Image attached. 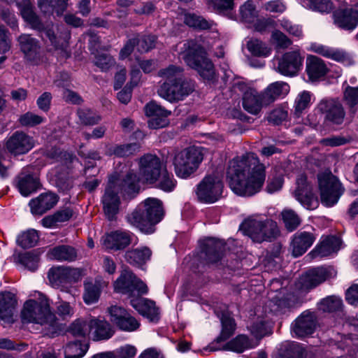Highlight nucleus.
Instances as JSON below:
<instances>
[{"label": "nucleus", "instance_id": "a878e982", "mask_svg": "<svg viewBox=\"0 0 358 358\" xmlns=\"http://www.w3.org/2000/svg\"><path fill=\"white\" fill-rule=\"evenodd\" d=\"M102 243L106 249L122 250L131 243V236L129 232L117 231L103 237Z\"/></svg>", "mask_w": 358, "mask_h": 358}, {"label": "nucleus", "instance_id": "ea45409f", "mask_svg": "<svg viewBox=\"0 0 358 358\" xmlns=\"http://www.w3.org/2000/svg\"><path fill=\"white\" fill-rule=\"evenodd\" d=\"M68 0H38V7L45 14H52L55 11L61 15L66 8Z\"/></svg>", "mask_w": 358, "mask_h": 358}, {"label": "nucleus", "instance_id": "603ef678", "mask_svg": "<svg viewBox=\"0 0 358 358\" xmlns=\"http://www.w3.org/2000/svg\"><path fill=\"white\" fill-rule=\"evenodd\" d=\"M87 350V346L76 341L67 345L64 358H81Z\"/></svg>", "mask_w": 358, "mask_h": 358}, {"label": "nucleus", "instance_id": "6e6d98bb", "mask_svg": "<svg viewBox=\"0 0 358 358\" xmlns=\"http://www.w3.org/2000/svg\"><path fill=\"white\" fill-rule=\"evenodd\" d=\"M306 6L320 13H329L333 8L331 0H306Z\"/></svg>", "mask_w": 358, "mask_h": 358}, {"label": "nucleus", "instance_id": "e2e57ef3", "mask_svg": "<svg viewBox=\"0 0 358 358\" xmlns=\"http://www.w3.org/2000/svg\"><path fill=\"white\" fill-rule=\"evenodd\" d=\"M208 3L219 13L231 10L234 7V0H208Z\"/></svg>", "mask_w": 358, "mask_h": 358}, {"label": "nucleus", "instance_id": "c756f323", "mask_svg": "<svg viewBox=\"0 0 358 358\" xmlns=\"http://www.w3.org/2000/svg\"><path fill=\"white\" fill-rule=\"evenodd\" d=\"M341 241L336 236L325 237L311 252L315 257H327L336 252L341 248Z\"/></svg>", "mask_w": 358, "mask_h": 358}, {"label": "nucleus", "instance_id": "3c124183", "mask_svg": "<svg viewBox=\"0 0 358 358\" xmlns=\"http://www.w3.org/2000/svg\"><path fill=\"white\" fill-rule=\"evenodd\" d=\"M77 115L81 123L85 125H94L101 120V117L89 108H79Z\"/></svg>", "mask_w": 358, "mask_h": 358}, {"label": "nucleus", "instance_id": "4468645a", "mask_svg": "<svg viewBox=\"0 0 358 358\" xmlns=\"http://www.w3.org/2000/svg\"><path fill=\"white\" fill-rule=\"evenodd\" d=\"M317 108L324 115L325 121L330 124L341 125L343 123L345 112L339 101L324 99L318 103Z\"/></svg>", "mask_w": 358, "mask_h": 358}, {"label": "nucleus", "instance_id": "f257e3e1", "mask_svg": "<svg viewBox=\"0 0 358 358\" xmlns=\"http://www.w3.org/2000/svg\"><path fill=\"white\" fill-rule=\"evenodd\" d=\"M227 176L235 194L250 196L259 192L264 183L265 166L255 153L249 152L230 162Z\"/></svg>", "mask_w": 358, "mask_h": 358}, {"label": "nucleus", "instance_id": "c03bdc74", "mask_svg": "<svg viewBox=\"0 0 358 358\" xmlns=\"http://www.w3.org/2000/svg\"><path fill=\"white\" fill-rule=\"evenodd\" d=\"M50 283L53 287L59 288L67 284L64 266L51 268L48 273Z\"/></svg>", "mask_w": 358, "mask_h": 358}, {"label": "nucleus", "instance_id": "69168bd1", "mask_svg": "<svg viewBox=\"0 0 358 358\" xmlns=\"http://www.w3.org/2000/svg\"><path fill=\"white\" fill-rule=\"evenodd\" d=\"M311 100V94L309 92L303 91L300 93L295 100V110L297 113L302 112L306 108Z\"/></svg>", "mask_w": 358, "mask_h": 358}, {"label": "nucleus", "instance_id": "37998d69", "mask_svg": "<svg viewBox=\"0 0 358 358\" xmlns=\"http://www.w3.org/2000/svg\"><path fill=\"white\" fill-rule=\"evenodd\" d=\"M69 332L75 336L85 337L92 331L91 318L78 319L69 327Z\"/></svg>", "mask_w": 358, "mask_h": 358}, {"label": "nucleus", "instance_id": "20e7f679", "mask_svg": "<svg viewBox=\"0 0 358 358\" xmlns=\"http://www.w3.org/2000/svg\"><path fill=\"white\" fill-rule=\"evenodd\" d=\"M163 215L162 201L157 199L148 198L127 216V220L142 232L151 234L155 230L154 226L161 221Z\"/></svg>", "mask_w": 358, "mask_h": 358}, {"label": "nucleus", "instance_id": "f3484780", "mask_svg": "<svg viewBox=\"0 0 358 358\" xmlns=\"http://www.w3.org/2000/svg\"><path fill=\"white\" fill-rule=\"evenodd\" d=\"M333 269L326 267H317L308 271L299 280V288L307 291L315 288L331 277Z\"/></svg>", "mask_w": 358, "mask_h": 358}, {"label": "nucleus", "instance_id": "5fc2aeb1", "mask_svg": "<svg viewBox=\"0 0 358 358\" xmlns=\"http://www.w3.org/2000/svg\"><path fill=\"white\" fill-rule=\"evenodd\" d=\"M145 115L150 118L154 117H169L171 112L155 102H150L145 107Z\"/></svg>", "mask_w": 358, "mask_h": 358}, {"label": "nucleus", "instance_id": "1a4fd4ad", "mask_svg": "<svg viewBox=\"0 0 358 358\" xmlns=\"http://www.w3.org/2000/svg\"><path fill=\"white\" fill-rule=\"evenodd\" d=\"M223 187L222 175L213 173L205 176L198 184L196 194L201 202L213 203L221 198Z\"/></svg>", "mask_w": 358, "mask_h": 358}, {"label": "nucleus", "instance_id": "a18cd8bd", "mask_svg": "<svg viewBox=\"0 0 358 358\" xmlns=\"http://www.w3.org/2000/svg\"><path fill=\"white\" fill-rule=\"evenodd\" d=\"M221 322L222 331L220 336L217 338L218 341H226L233 336L236 327L234 319L227 315H222Z\"/></svg>", "mask_w": 358, "mask_h": 358}, {"label": "nucleus", "instance_id": "338daca9", "mask_svg": "<svg viewBox=\"0 0 358 358\" xmlns=\"http://www.w3.org/2000/svg\"><path fill=\"white\" fill-rule=\"evenodd\" d=\"M67 283H75L80 281L84 275L83 270L79 268L64 266Z\"/></svg>", "mask_w": 358, "mask_h": 358}, {"label": "nucleus", "instance_id": "79ce46f5", "mask_svg": "<svg viewBox=\"0 0 358 358\" xmlns=\"http://www.w3.org/2000/svg\"><path fill=\"white\" fill-rule=\"evenodd\" d=\"M158 76L164 80L163 83H172L183 78V69L176 65H169L158 71Z\"/></svg>", "mask_w": 358, "mask_h": 358}, {"label": "nucleus", "instance_id": "0eeeda50", "mask_svg": "<svg viewBox=\"0 0 358 358\" xmlns=\"http://www.w3.org/2000/svg\"><path fill=\"white\" fill-rule=\"evenodd\" d=\"M23 322H34L55 327L56 317L50 309L48 299L43 296L40 301L29 300L25 302L21 313Z\"/></svg>", "mask_w": 358, "mask_h": 358}, {"label": "nucleus", "instance_id": "9d476101", "mask_svg": "<svg viewBox=\"0 0 358 358\" xmlns=\"http://www.w3.org/2000/svg\"><path fill=\"white\" fill-rule=\"evenodd\" d=\"M21 14L23 19L27 22L32 28L42 32L43 38H48L55 48L61 49L62 50L66 49L67 46L66 41L56 35L55 29L53 25L51 27L44 28L38 17L34 12L31 5L25 4L21 8Z\"/></svg>", "mask_w": 358, "mask_h": 358}, {"label": "nucleus", "instance_id": "b1692460", "mask_svg": "<svg viewBox=\"0 0 358 358\" xmlns=\"http://www.w3.org/2000/svg\"><path fill=\"white\" fill-rule=\"evenodd\" d=\"M315 239L313 233L305 231L296 232L293 236L291 243L293 256L297 257L304 254L312 246Z\"/></svg>", "mask_w": 358, "mask_h": 358}, {"label": "nucleus", "instance_id": "412c9836", "mask_svg": "<svg viewBox=\"0 0 358 358\" xmlns=\"http://www.w3.org/2000/svg\"><path fill=\"white\" fill-rule=\"evenodd\" d=\"M39 185L38 178L33 173L31 167L24 168L17 178V187L20 194L24 196L36 192Z\"/></svg>", "mask_w": 358, "mask_h": 358}, {"label": "nucleus", "instance_id": "09e8293b", "mask_svg": "<svg viewBox=\"0 0 358 358\" xmlns=\"http://www.w3.org/2000/svg\"><path fill=\"white\" fill-rule=\"evenodd\" d=\"M252 348L248 338L244 335H239L234 339L228 342L224 349L237 352H242L245 350Z\"/></svg>", "mask_w": 358, "mask_h": 358}, {"label": "nucleus", "instance_id": "de8ad7c7", "mask_svg": "<svg viewBox=\"0 0 358 358\" xmlns=\"http://www.w3.org/2000/svg\"><path fill=\"white\" fill-rule=\"evenodd\" d=\"M39 235L36 230L29 229L17 237V244L23 248H29L34 246L38 241Z\"/></svg>", "mask_w": 358, "mask_h": 358}, {"label": "nucleus", "instance_id": "5701e85b", "mask_svg": "<svg viewBox=\"0 0 358 358\" xmlns=\"http://www.w3.org/2000/svg\"><path fill=\"white\" fill-rule=\"evenodd\" d=\"M83 285V301L86 304L91 305L99 301L101 291L108 285V282L97 277L94 280H86Z\"/></svg>", "mask_w": 358, "mask_h": 358}, {"label": "nucleus", "instance_id": "7c9ffc66", "mask_svg": "<svg viewBox=\"0 0 358 358\" xmlns=\"http://www.w3.org/2000/svg\"><path fill=\"white\" fill-rule=\"evenodd\" d=\"M295 198L303 206H308L313 197V188L307 181L305 175L299 176L296 179V189L294 191Z\"/></svg>", "mask_w": 358, "mask_h": 358}, {"label": "nucleus", "instance_id": "58836bf2", "mask_svg": "<svg viewBox=\"0 0 358 358\" xmlns=\"http://www.w3.org/2000/svg\"><path fill=\"white\" fill-rule=\"evenodd\" d=\"M131 306L141 314L147 317L154 318L158 315V309L152 301L145 299L131 301Z\"/></svg>", "mask_w": 358, "mask_h": 358}, {"label": "nucleus", "instance_id": "cd10ccee", "mask_svg": "<svg viewBox=\"0 0 358 358\" xmlns=\"http://www.w3.org/2000/svg\"><path fill=\"white\" fill-rule=\"evenodd\" d=\"M17 305L15 294L10 292L0 294V321L8 323L13 322V316Z\"/></svg>", "mask_w": 358, "mask_h": 358}, {"label": "nucleus", "instance_id": "c9c22d12", "mask_svg": "<svg viewBox=\"0 0 358 358\" xmlns=\"http://www.w3.org/2000/svg\"><path fill=\"white\" fill-rule=\"evenodd\" d=\"M152 252L148 247H141L126 252L124 257L130 264L141 266L150 259Z\"/></svg>", "mask_w": 358, "mask_h": 358}, {"label": "nucleus", "instance_id": "f03ea898", "mask_svg": "<svg viewBox=\"0 0 358 358\" xmlns=\"http://www.w3.org/2000/svg\"><path fill=\"white\" fill-rule=\"evenodd\" d=\"M139 189L138 180L133 171H129L124 177L113 175L108 180L101 202L106 217L115 220L120 212L121 201L119 193L131 195Z\"/></svg>", "mask_w": 358, "mask_h": 358}, {"label": "nucleus", "instance_id": "a19ab883", "mask_svg": "<svg viewBox=\"0 0 358 358\" xmlns=\"http://www.w3.org/2000/svg\"><path fill=\"white\" fill-rule=\"evenodd\" d=\"M183 20L187 26L200 30L210 29L213 25V21L192 13H184Z\"/></svg>", "mask_w": 358, "mask_h": 358}, {"label": "nucleus", "instance_id": "8fccbe9b", "mask_svg": "<svg viewBox=\"0 0 358 358\" xmlns=\"http://www.w3.org/2000/svg\"><path fill=\"white\" fill-rule=\"evenodd\" d=\"M247 48L253 55L257 57H267L271 54V49L257 39L250 40L247 43Z\"/></svg>", "mask_w": 358, "mask_h": 358}, {"label": "nucleus", "instance_id": "aec40b11", "mask_svg": "<svg viewBox=\"0 0 358 358\" xmlns=\"http://www.w3.org/2000/svg\"><path fill=\"white\" fill-rule=\"evenodd\" d=\"M317 325L316 316L313 313L304 311L292 323V332L301 338L312 334Z\"/></svg>", "mask_w": 358, "mask_h": 358}, {"label": "nucleus", "instance_id": "6ab92c4d", "mask_svg": "<svg viewBox=\"0 0 358 358\" xmlns=\"http://www.w3.org/2000/svg\"><path fill=\"white\" fill-rule=\"evenodd\" d=\"M32 137L22 131H15L7 141L6 147L13 155H24L34 146Z\"/></svg>", "mask_w": 358, "mask_h": 358}, {"label": "nucleus", "instance_id": "c85d7f7f", "mask_svg": "<svg viewBox=\"0 0 358 358\" xmlns=\"http://www.w3.org/2000/svg\"><path fill=\"white\" fill-rule=\"evenodd\" d=\"M306 73L311 81L323 78L329 69L324 62L318 57L310 55L306 59Z\"/></svg>", "mask_w": 358, "mask_h": 358}, {"label": "nucleus", "instance_id": "423d86ee", "mask_svg": "<svg viewBox=\"0 0 358 358\" xmlns=\"http://www.w3.org/2000/svg\"><path fill=\"white\" fill-rule=\"evenodd\" d=\"M242 227L245 233L257 243L272 241L280 233L275 222L259 215L248 217L243 222Z\"/></svg>", "mask_w": 358, "mask_h": 358}, {"label": "nucleus", "instance_id": "dca6fc26", "mask_svg": "<svg viewBox=\"0 0 358 358\" xmlns=\"http://www.w3.org/2000/svg\"><path fill=\"white\" fill-rule=\"evenodd\" d=\"M108 313L110 321L122 331H134L140 327L138 321L122 307L112 306L108 308Z\"/></svg>", "mask_w": 358, "mask_h": 358}, {"label": "nucleus", "instance_id": "72a5a7b5", "mask_svg": "<svg viewBox=\"0 0 358 358\" xmlns=\"http://www.w3.org/2000/svg\"><path fill=\"white\" fill-rule=\"evenodd\" d=\"M48 256L60 262H73L77 259L78 252L72 246L62 245L50 249Z\"/></svg>", "mask_w": 358, "mask_h": 358}, {"label": "nucleus", "instance_id": "4d7b16f0", "mask_svg": "<svg viewBox=\"0 0 358 358\" xmlns=\"http://www.w3.org/2000/svg\"><path fill=\"white\" fill-rule=\"evenodd\" d=\"M240 14L245 22H252L257 15L253 1L248 0L240 7Z\"/></svg>", "mask_w": 358, "mask_h": 358}, {"label": "nucleus", "instance_id": "473e14b6", "mask_svg": "<svg viewBox=\"0 0 358 358\" xmlns=\"http://www.w3.org/2000/svg\"><path fill=\"white\" fill-rule=\"evenodd\" d=\"M91 324L94 341L107 340L114 334L111 325L105 320L91 318Z\"/></svg>", "mask_w": 358, "mask_h": 358}, {"label": "nucleus", "instance_id": "6e6552de", "mask_svg": "<svg viewBox=\"0 0 358 358\" xmlns=\"http://www.w3.org/2000/svg\"><path fill=\"white\" fill-rule=\"evenodd\" d=\"M203 159L200 148L189 147L176 154L173 165L178 177L186 179L194 173Z\"/></svg>", "mask_w": 358, "mask_h": 358}, {"label": "nucleus", "instance_id": "f704fd0d", "mask_svg": "<svg viewBox=\"0 0 358 358\" xmlns=\"http://www.w3.org/2000/svg\"><path fill=\"white\" fill-rule=\"evenodd\" d=\"M17 41L20 45V50L24 52L25 56L32 59L38 53L40 45L38 41L29 34H22Z\"/></svg>", "mask_w": 358, "mask_h": 358}, {"label": "nucleus", "instance_id": "680f3d73", "mask_svg": "<svg viewBox=\"0 0 358 358\" xmlns=\"http://www.w3.org/2000/svg\"><path fill=\"white\" fill-rule=\"evenodd\" d=\"M135 38H136L138 41L137 47L139 52H148L155 45L156 37L155 36H143L141 37V38H138L137 36L135 37Z\"/></svg>", "mask_w": 358, "mask_h": 358}, {"label": "nucleus", "instance_id": "393cba45", "mask_svg": "<svg viewBox=\"0 0 358 358\" xmlns=\"http://www.w3.org/2000/svg\"><path fill=\"white\" fill-rule=\"evenodd\" d=\"M289 92V85L283 81H276L269 84L262 92L266 105L285 97Z\"/></svg>", "mask_w": 358, "mask_h": 358}, {"label": "nucleus", "instance_id": "a211bd4d", "mask_svg": "<svg viewBox=\"0 0 358 358\" xmlns=\"http://www.w3.org/2000/svg\"><path fill=\"white\" fill-rule=\"evenodd\" d=\"M238 87L243 91V107L248 113L257 115L264 106H268L264 101L262 92L259 93L255 89L248 87L244 84H239Z\"/></svg>", "mask_w": 358, "mask_h": 358}, {"label": "nucleus", "instance_id": "39448f33", "mask_svg": "<svg viewBox=\"0 0 358 358\" xmlns=\"http://www.w3.org/2000/svg\"><path fill=\"white\" fill-rule=\"evenodd\" d=\"M183 59L187 65L196 70L204 80H213L215 77L214 65L201 45L190 40L183 44Z\"/></svg>", "mask_w": 358, "mask_h": 358}, {"label": "nucleus", "instance_id": "f8f14e48", "mask_svg": "<svg viewBox=\"0 0 358 358\" xmlns=\"http://www.w3.org/2000/svg\"><path fill=\"white\" fill-rule=\"evenodd\" d=\"M318 183L322 203L328 207L336 203L343 193L338 179L331 173H321L318 175Z\"/></svg>", "mask_w": 358, "mask_h": 358}, {"label": "nucleus", "instance_id": "9b49d317", "mask_svg": "<svg viewBox=\"0 0 358 358\" xmlns=\"http://www.w3.org/2000/svg\"><path fill=\"white\" fill-rule=\"evenodd\" d=\"M195 90V83L192 80L182 78L172 83H162L157 93L159 96L169 102L183 100Z\"/></svg>", "mask_w": 358, "mask_h": 358}, {"label": "nucleus", "instance_id": "0e129e2a", "mask_svg": "<svg viewBox=\"0 0 358 358\" xmlns=\"http://www.w3.org/2000/svg\"><path fill=\"white\" fill-rule=\"evenodd\" d=\"M94 64L102 71H107L115 64V59L109 55L100 54L96 56Z\"/></svg>", "mask_w": 358, "mask_h": 358}, {"label": "nucleus", "instance_id": "bf43d9fd", "mask_svg": "<svg viewBox=\"0 0 358 358\" xmlns=\"http://www.w3.org/2000/svg\"><path fill=\"white\" fill-rule=\"evenodd\" d=\"M343 100L345 104L350 108L358 105V86L351 87L348 85L343 92Z\"/></svg>", "mask_w": 358, "mask_h": 358}, {"label": "nucleus", "instance_id": "774afa93", "mask_svg": "<svg viewBox=\"0 0 358 358\" xmlns=\"http://www.w3.org/2000/svg\"><path fill=\"white\" fill-rule=\"evenodd\" d=\"M56 312L63 320L71 318L74 314L73 308L66 301H59L57 303Z\"/></svg>", "mask_w": 358, "mask_h": 358}, {"label": "nucleus", "instance_id": "2f4dec72", "mask_svg": "<svg viewBox=\"0 0 358 358\" xmlns=\"http://www.w3.org/2000/svg\"><path fill=\"white\" fill-rule=\"evenodd\" d=\"M223 248L224 245L221 241L209 238L203 243L202 253L208 262L215 263L222 258Z\"/></svg>", "mask_w": 358, "mask_h": 358}, {"label": "nucleus", "instance_id": "4be33fe9", "mask_svg": "<svg viewBox=\"0 0 358 358\" xmlns=\"http://www.w3.org/2000/svg\"><path fill=\"white\" fill-rule=\"evenodd\" d=\"M58 201L59 196L55 193H42L29 201L31 212L36 215H43L52 208Z\"/></svg>", "mask_w": 358, "mask_h": 358}, {"label": "nucleus", "instance_id": "ddd939ff", "mask_svg": "<svg viewBox=\"0 0 358 358\" xmlns=\"http://www.w3.org/2000/svg\"><path fill=\"white\" fill-rule=\"evenodd\" d=\"M114 288L117 292L131 296L145 294L148 291L147 285L129 269L122 271L114 283Z\"/></svg>", "mask_w": 358, "mask_h": 358}, {"label": "nucleus", "instance_id": "052dcab7", "mask_svg": "<svg viewBox=\"0 0 358 358\" xmlns=\"http://www.w3.org/2000/svg\"><path fill=\"white\" fill-rule=\"evenodd\" d=\"M20 262L28 269L34 271L38 265V255L31 252H25L20 257Z\"/></svg>", "mask_w": 358, "mask_h": 358}, {"label": "nucleus", "instance_id": "e433bc0d", "mask_svg": "<svg viewBox=\"0 0 358 358\" xmlns=\"http://www.w3.org/2000/svg\"><path fill=\"white\" fill-rule=\"evenodd\" d=\"M312 49L315 52L319 55L333 59L345 64L351 63L350 57L343 51L336 50L324 45H314Z\"/></svg>", "mask_w": 358, "mask_h": 358}, {"label": "nucleus", "instance_id": "2eb2a0df", "mask_svg": "<svg viewBox=\"0 0 358 358\" xmlns=\"http://www.w3.org/2000/svg\"><path fill=\"white\" fill-rule=\"evenodd\" d=\"M303 57L298 50L287 52L278 59L276 71L282 76H296L303 64Z\"/></svg>", "mask_w": 358, "mask_h": 358}, {"label": "nucleus", "instance_id": "49530a36", "mask_svg": "<svg viewBox=\"0 0 358 358\" xmlns=\"http://www.w3.org/2000/svg\"><path fill=\"white\" fill-rule=\"evenodd\" d=\"M281 218L285 228L289 231L295 230L301 222L296 212L289 208H285L282 211Z\"/></svg>", "mask_w": 358, "mask_h": 358}, {"label": "nucleus", "instance_id": "bb28decb", "mask_svg": "<svg viewBox=\"0 0 358 358\" xmlns=\"http://www.w3.org/2000/svg\"><path fill=\"white\" fill-rule=\"evenodd\" d=\"M334 22L341 28L352 30L358 24V10L352 8L339 9L334 13Z\"/></svg>", "mask_w": 358, "mask_h": 358}, {"label": "nucleus", "instance_id": "13d9d810", "mask_svg": "<svg viewBox=\"0 0 358 358\" xmlns=\"http://www.w3.org/2000/svg\"><path fill=\"white\" fill-rule=\"evenodd\" d=\"M18 121L22 127H31L43 122L44 118L31 112H27L20 116Z\"/></svg>", "mask_w": 358, "mask_h": 358}, {"label": "nucleus", "instance_id": "7ed1b4c3", "mask_svg": "<svg viewBox=\"0 0 358 358\" xmlns=\"http://www.w3.org/2000/svg\"><path fill=\"white\" fill-rule=\"evenodd\" d=\"M139 180L167 192H172L177 184L171 172H169L163 161L153 154H145L138 159Z\"/></svg>", "mask_w": 358, "mask_h": 358}, {"label": "nucleus", "instance_id": "4c0bfd02", "mask_svg": "<svg viewBox=\"0 0 358 358\" xmlns=\"http://www.w3.org/2000/svg\"><path fill=\"white\" fill-rule=\"evenodd\" d=\"M141 148V145L138 143L115 145L109 148L107 152L110 155L117 157H127L138 153Z\"/></svg>", "mask_w": 358, "mask_h": 358}, {"label": "nucleus", "instance_id": "864d4df0", "mask_svg": "<svg viewBox=\"0 0 358 358\" xmlns=\"http://www.w3.org/2000/svg\"><path fill=\"white\" fill-rule=\"evenodd\" d=\"M342 300L336 296H329L321 301L320 309L324 312H335L342 307Z\"/></svg>", "mask_w": 358, "mask_h": 358}]
</instances>
